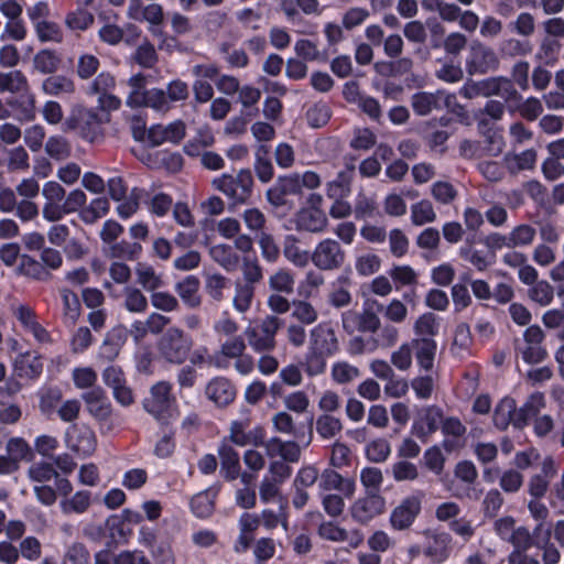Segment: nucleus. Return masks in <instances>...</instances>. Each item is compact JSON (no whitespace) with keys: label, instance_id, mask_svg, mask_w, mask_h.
<instances>
[{"label":"nucleus","instance_id":"nucleus-1","mask_svg":"<svg viewBox=\"0 0 564 564\" xmlns=\"http://www.w3.org/2000/svg\"><path fill=\"white\" fill-rule=\"evenodd\" d=\"M313 188H317V174L313 171H306L303 174L294 173L289 176L280 177L276 185L267 191V199L274 207H281L285 204L288 194L305 195L307 202L313 199Z\"/></svg>","mask_w":564,"mask_h":564},{"label":"nucleus","instance_id":"nucleus-2","mask_svg":"<svg viewBox=\"0 0 564 564\" xmlns=\"http://www.w3.org/2000/svg\"><path fill=\"white\" fill-rule=\"evenodd\" d=\"M212 185L221 192L232 205H242L252 195L253 177L251 171L241 169L237 174H223L213 180Z\"/></svg>","mask_w":564,"mask_h":564},{"label":"nucleus","instance_id":"nucleus-3","mask_svg":"<svg viewBox=\"0 0 564 564\" xmlns=\"http://www.w3.org/2000/svg\"><path fill=\"white\" fill-rule=\"evenodd\" d=\"M161 358L174 365H182L193 348V339L182 328H167L156 343Z\"/></svg>","mask_w":564,"mask_h":564},{"label":"nucleus","instance_id":"nucleus-4","mask_svg":"<svg viewBox=\"0 0 564 564\" xmlns=\"http://www.w3.org/2000/svg\"><path fill=\"white\" fill-rule=\"evenodd\" d=\"M101 119L98 112L83 106L72 108L63 122L64 132H77L83 139L94 142L101 134Z\"/></svg>","mask_w":564,"mask_h":564},{"label":"nucleus","instance_id":"nucleus-5","mask_svg":"<svg viewBox=\"0 0 564 564\" xmlns=\"http://www.w3.org/2000/svg\"><path fill=\"white\" fill-rule=\"evenodd\" d=\"M283 322L274 316L267 315L259 326H248L245 329V336L249 346L256 352L271 351L275 348V335L282 327Z\"/></svg>","mask_w":564,"mask_h":564},{"label":"nucleus","instance_id":"nucleus-6","mask_svg":"<svg viewBox=\"0 0 564 564\" xmlns=\"http://www.w3.org/2000/svg\"><path fill=\"white\" fill-rule=\"evenodd\" d=\"M341 321L344 329L349 334L355 332L375 334L381 328V319L378 313L368 303L365 304L361 312L351 310L345 312Z\"/></svg>","mask_w":564,"mask_h":564},{"label":"nucleus","instance_id":"nucleus-7","mask_svg":"<svg viewBox=\"0 0 564 564\" xmlns=\"http://www.w3.org/2000/svg\"><path fill=\"white\" fill-rule=\"evenodd\" d=\"M544 338L545 333L539 325H531L524 330V345L517 348L524 362L540 364L547 357V350L542 345Z\"/></svg>","mask_w":564,"mask_h":564},{"label":"nucleus","instance_id":"nucleus-8","mask_svg":"<svg viewBox=\"0 0 564 564\" xmlns=\"http://www.w3.org/2000/svg\"><path fill=\"white\" fill-rule=\"evenodd\" d=\"M499 67V58L495 51L479 42H474L470 46V56L467 61V70L469 74H486L496 70Z\"/></svg>","mask_w":564,"mask_h":564},{"label":"nucleus","instance_id":"nucleus-9","mask_svg":"<svg viewBox=\"0 0 564 564\" xmlns=\"http://www.w3.org/2000/svg\"><path fill=\"white\" fill-rule=\"evenodd\" d=\"M442 419L443 412L440 408L435 405L424 406L419 411L411 432L422 442H426L429 436L437 431Z\"/></svg>","mask_w":564,"mask_h":564},{"label":"nucleus","instance_id":"nucleus-10","mask_svg":"<svg viewBox=\"0 0 564 564\" xmlns=\"http://www.w3.org/2000/svg\"><path fill=\"white\" fill-rule=\"evenodd\" d=\"M449 95L444 90L419 91L411 96V107L413 111L420 116L425 117L431 115L433 111L442 110L448 105Z\"/></svg>","mask_w":564,"mask_h":564},{"label":"nucleus","instance_id":"nucleus-11","mask_svg":"<svg viewBox=\"0 0 564 564\" xmlns=\"http://www.w3.org/2000/svg\"><path fill=\"white\" fill-rule=\"evenodd\" d=\"M12 315L20 323L22 328L32 334L34 339L41 344L51 343L48 332L37 322L36 314L33 308L25 304H18L11 308Z\"/></svg>","mask_w":564,"mask_h":564},{"label":"nucleus","instance_id":"nucleus-12","mask_svg":"<svg viewBox=\"0 0 564 564\" xmlns=\"http://www.w3.org/2000/svg\"><path fill=\"white\" fill-rule=\"evenodd\" d=\"M186 134V126L182 120H175L167 126L154 124L148 130V142L159 147L165 142L177 144Z\"/></svg>","mask_w":564,"mask_h":564},{"label":"nucleus","instance_id":"nucleus-13","mask_svg":"<svg viewBox=\"0 0 564 564\" xmlns=\"http://www.w3.org/2000/svg\"><path fill=\"white\" fill-rule=\"evenodd\" d=\"M386 508L384 499L378 494H368L357 499L351 506V517L359 523L366 524L377 516L383 513Z\"/></svg>","mask_w":564,"mask_h":564},{"label":"nucleus","instance_id":"nucleus-14","mask_svg":"<svg viewBox=\"0 0 564 564\" xmlns=\"http://www.w3.org/2000/svg\"><path fill=\"white\" fill-rule=\"evenodd\" d=\"M88 413L99 422H107L112 414V405L106 392L100 387H95L82 394Z\"/></svg>","mask_w":564,"mask_h":564},{"label":"nucleus","instance_id":"nucleus-15","mask_svg":"<svg viewBox=\"0 0 564 564\" xmlns=\"http://www.w3.org/2000/svg\"><path fill=\"white\" fill-rule=\"evenodd\" d=\"M421 511V500L417 497H408L390 514V524L394 530L409 529Z\"/></svg>","mask_w":564,"mask_h":564},{"label":"nucleus","instance_id":"nucleus-16","mask_svg":"<svg viewBox=\"0 0 564 564\" xmlns=\"http://www.w3.org/2000/svg\"><path fill=\"white\" fill-rule=\"evenodd\" d=\"M67 446L79 456L91 455L96 449V435L88 427L73 425L67 431Z\"/></svg>","mask_w":564,"mask_h":564},{"label":"nucleus","instance_id":"nucleus-17","mask_svg":"<svg viewBox=\"0 0 564 564\" xmlns=\"http://www.w3.org/2000/svg\"><path fill=\"white\" fill-rule=\"evenodd\" d=\"M171 404V386L167 382L161 381L154 384L151 389V394L143 402L147 412L158 420L164 417L165 412Z\"/></svg>","mask_w":564,"mask_h":564},{"label":"nucleus","instance_id":"nucleus-18","mask_svg":"<svg viewBox=\"0 0 564 564\" xmlns=\"http://www.w3.org/2000/svg\"><path fill=\"white\" fill-rule=\"evenodd\" d=\"M313 199L307 202L305 195H301V208L295 215V227L300 231H317V193L313 188Z\"/></svg>","mask_w":564,"mask_h":564},{"label":"nucleus","instance_id":"nucleus-19","mask_svg":"<svg viewBox=\"0 0 564 564\" xmlns=\"http://www.w3.org/2000/svg\"><path fill=\"white\" fill-rule=\"evenodd\" d=\"M206 397L218 406H226L236 398L234 384L224 377L212 379L205 388Z\"/></svg>","mask_w":564,"mask_h":564},{"label":"nucleus","instance_id":"nucleus-20","mask_svg":"<svg viewBox=\"0 0 564 564\" xmlns=\"http://www.w3.org/2000/svg\"><path fill=\"white\" fill-rule=\"evenodd\" d=\"M249 419L243 417L241 420L234 421L230 425V440L238 446L254 445L259 446L262 444V430L256 429L250 432H246L249 427Z\"/></svg>","mask_w":564,"mask_h":564},{"label":"nucleus","instance_id":"nucleus-21","mask_svg":"<svg viewBox=\"0 0 564 564\" xmlns=\"http://www.w3.org/2000/svg\"><path fill=\"white\" fill-rule=\"evenodd\" d=\"M442 433L445 438L443 441V447L447 452H453L460 448L464 444L462 438L466 433V427L457 417H447L442 421Z\"/></svg>","mask_w":564,"mask_h":564},{"label":"nucleus","instance_id":"nucleus-22","mask_svg":"<svg viewBox=\"0 0 564 564\" xmlns=\"http://www.w3.org/2000/svg\"><path fill=\"white\" fill-rule=\"evenodd\" d=\"M128 337V330L118 326L109 330L100 346L99 355L106 360H113L120 352Z\"/></svg>","mask_w":564,"mask_h":564},{"label":"nucleus","instance_id":"nucleus-23","mask_svg":"<svg viewBox=\"0 0 564 564\" xmlns=\"http://www.w3.org/2000/svg\"><path fill=\"white\" fill-rule=\"evenodd\" d=\"M319 536L336 542L346 541L352 547L359 546L364 541V535L360 531L354 530L348 532L332 522L319 525Z\"/></svg>","mask_w":564,"mask_h":564},{"label":"nucleus","instance_id":"nucleus-24","mask_svg":"<svg viewBox=\"0 0 564 564\" xmlns=\"http://www.w3.org/2000/svg\"><path fill=\"white\" fill-rule=\"evenodd\" d=\"M199 280L195 275H187L175 284V291L188 308H197L202 304L199 295Z\"/></svg>","mask_w":564,"mask_h":564},{"label":"nucleus","instance_id":"nucleus-25","mask_svg":"<svg viewBox=\"0 0 564 564\" xmlns=\"http://www.w3.org/2000/svg\"><path fill=\"white\" fill-rule=\"evenodd\" d=\"M414 350L417 365L424 370H431L436 354V341L434 339L413 338L410 343Z\"/></svg>","mask_w":564,"mask_h":564},{"label":"nucleus","instance_id":"nucleus-26","mask_svg":"<svg viewBox=\"0 0 564 564\" xmlns=\"http://www.w3.org/2000/svg\"><path fill=\"white\" fill-rule=\"evenodd\" d=\"M220 458V474L226 480L232 481L239 477L240 459L238 453L228 444L218 449Z\"/></svg>","mask_w":564,"mask_h":564},{"label":"nucleus","instance_id":"nucleus-27","mask_svg":"<svg viewBox=\"0 0 564 564\" xmlns=\"http://www.w3.org/2000/svg\"><path fill=\"white\" fill-rule=\"evenodd\" d=\"M441 322V317L433 312L419 315L413 324L414 338L434 339L440 334Z\"/></svg>","mask_w":564,"mask_h":564},{"label":"nucleus","instance_id":"nucleus-28","mask_svg":"<svg viewBox=\"0 0 564 564\" xmlns=\"http://www.w3.org/2000/svg\"><path fill=\"white\" fill-rule=\"evenodd\" d=\"M322 487L326 490H336L348 498L355 492V481L352 479L344 478L339 473L330 469L323 471Z\"/></svg>","mask_w":564,"mask_h":564},{"label":"nucleus","instance_id":"nucleus-29","mask_svg":"<svg viewBox=\"0 0 564 564\" xmlns=\"http://www.w3.org/2000/svg\"><path fill=\"white\" fill-rule=\"evenodd\" d=\"M345 254L335 240H325L319 243V269H333L339 267Z\"/></svg>","mask_w":564,"mask_h":564},{"label":"nucleus","instance_id":"nucleus-30","mask_svg":"<svg viewBox=\"0 0 564 564\" xmlns=\"http://www.w3.org/2000/svg\"><path fill=\"white\" fill-rule=\"evenodd\" d=\"M59 293L63 305L62 314L64 324L67 326H74L82 312L79 299L76 293L68 289H62Z\"/></svg>","mask_w":564,"mask_h":564},{"label":"nucleus","instance_id":"nucleus-31","mask_svg":"<svg viewBox=\"0 0 564 564\" xmlns=\"http://www.w3.org/2000/svg\"><path fill=\"white\" fill-rule=\"evenodd\" d=\"M209 254L216 263L228 272L235 271L239 265L240 258L229 245L219 243L213 246Z\"/></svg>","mask_w":564,"mask_h":564},{"label":"nucleus","instance_id":"nucleus-32","mask_svg":"<svg viewBox=\"0 0 564 564\" xmlns=\"http://www.w3.org/2000/svg\"><path fill=\"white\" fill-rule=\"evenodd\" d=\"M256 288L241 280L235 282L232 307L239 314H246L252 306Z\"/></svg>","mask_w":564,"mask_h":564},{"label":"nucleus","instance_id":"nucleus-33","mask_svg":"<svg viewBox=\"0 0 564 564\" xmlns=\"http://www.w3.org/2000/svg\"><path fill=\"white\" fill-rule=\"evenodd\" d=\"M503 161L511 174H518L521 171L532 170L534 167L536 152L533 149H528L517 154H506Z\"/></svg>","mask_w":564,"mask_h":564},{"label":"nucleus","instance_id":"nucleus-34","mask_svg":"<svg viewBox=\"0 0 564 564\" xmlns=\"http://www.w3.org/2000/svg\"><path fill=\"white\" fill-rule=\"evenodd\" d=\"M94 14L82 6L69 11L64 19L65 26L72 32L86 31L94 24Z\"/></svg>","mask_w":564,"mask_h":564},{"label":"nucleus","instance_id":"nucleus-35","mask_svg":"<svg viewBox=\"0 0 564 564\" xmlns=\"http://www.w3.org/2000/svg\"><path fill=\"white\" fill-rule=\"evenodd\" d=\"M246 343L241 336H232L220 345L217 356L216 366L227 367L228 359L241 357L246 351Z\"/></svg>","mask_w":564,"mask_h":564},{"label":"nucleus","instance_id":"nucleus-36","mask_svg":"<svg viewBox=\"0 0 564 564\" xmlns=\"http://www.w3.org/2000/svg\"><path fill=\"white\" fill-rule=\"evenodd\" d=\"M490 97L498 96L505 101L520 100L521 96L511 79L502 76L489 77Z\"/></svg>","mask_w":564,"mask_h":564},{"label":"nucleus","instance_id":"nucleus-37","mask_svg":"<svg viewBox=\"0 0 564 564\" xmlns=\"http://www.w3.org/2000/svg\"><path fill=\"white\" fill-rule=\"evenodd\" d=\"M42 90L50 96L72 95L75 93V84L66 76L55 75L43 80Z\"/></svg>","mask_w":564,"mask_h":564},{"label":"nucleus","instance_id":"nucleus-38","mask_svg":"<svg viewBox=\"0 0 564 564\" xmlns=\"http://www.w3.org/2000/svg\"><path fill=\"white\" fill-rule=\"evenodd\" d=\"M130 93L127 97L126 105L130 108H139L144 104L147 94V78L143 74L139 73L131 76L127 82Z\"/></svg>","mask_w":564,"mask_h":564},{"label":"nucleus","instance_id":"nucleus-39","mask_svg":"<svg viewBox=\"0 0 564 564\" xmlns=\"http://www.w3.org/2000/svg\"><path fill=\"white\" fill-rule=\"evenodd\" d=\"M410 209L411 223L417 227L432 224L437 218L434 206L429 199H421L412 204Z\"/></svg>","mask_w":564,"mask_h":564},{"label":"nucleus","instance_id":"nucleus-40","mask_svg":"<svg viewBox=\"0 0 564 564\" xmlns=\"http://www.w3.org/2000/svg\"><path fill=\"white\" fill-rule=\"evenodd\" d=\"M372 303L377 305V311L381 312L384 318L390 323L401 324L408 318V307L399 299H392L386 305L380 304L377 301H373Z\"/></svg>","mask_w":564,"mask_h":564},{"label":"nucleus","instance_id":"nucleus-41","mask_svg":"<svg viewBox=\"0 0 564 564\" xmlns=\"http://www.w3.org/2000/svg\"><path fill=\"white\" fill-rule=\"evenodd\" d=\"M137 282L147 291L156 292L163 285L162 275L148 264L139 263L135 269Z\"/></svg>","mask_w":564,"mask_h":564},{"label":"nucleus","instance_id":"nucleus-42","mask_svg":"<svg viewBox=\"0 0 564 564\" xmlns=\"http://www.w3.org/2000/svg\"><path fill=\"white\" fill-rule=\"evenodd\" d=\"M388 273L390 279L392 280V283L395 285L397 290H400L401 288L404 286H413L417 284L419 274L410 265H392Z\"/></svg>","mask_w":564,"mask_h":564},{"label":"nucleus","instance_id":"nucleus-43","mask_svg":"<svg viewBox=\"0 0 564 564\" xmlns=\"http://www.w3.org/2000/svg\"><path fill=\"white\" fill-rule=\"evenodd\" d=\"M28 88V79L21 70L0 73V93L18 94L26 91Z\"/></svg>","mask_w":564,"mask_h":564},{"label":"nucleus","instance_id":"nucleus-44","mask_svg":"<svg viewBox=\"0 0 564 564\" xmlns=\"http://www.w3.org/2000/svg\"><path fill=\"white\" fill-rule=\"evenodd\" d=\"M254 172L262 183H268L273 178V165L269 158V148L259 145L256 151Z\"/></svg>","mask_w":564,"mask_h":564},{"label":"nucleus","instance_id":"nucleus-45","mask_svg":"<svg viewBox=\"0 0 564 564\" xmlns=\"http://www.w3.org/2000/svg\"><path fill=\"white\" fill-rule=\"evenodd\" d=\"M59 506L64 514L83 513L90 506V492L87 490L77 491L73 497L63 499Z\"/></svg>","mask_w":564,"mask_h":564},{"label":"nucleus","instance_id":"nucleus-46","mask_svg":"<svg viewBox=\"0 0 564 564\" xmlns=\"http://www.w3.org/2000/svg\"><path fill=\"white\" fill-rule=\"evenodd\" d=\"M283 253L285 258L296 267L304 268L310 263V261H313L315 264H317L315 261L317 250L313 252L303 250L295 243L294 240L285 243Z\"/></svg>","mask_w":564,"mask_h":564},{"label":"nucleus","instance_id":"nucleus-47","mask_svg":"<svg viewBox=\"0 0 564 564\" xmlns=\"http://www.w3.org/2000/svg\"><path fill=\"white\" fill-rule=\"evenodd\" d=\"M123 307L130 313L141 314L148 310V300L139 289L127 286L123 290Z\"/></svg>","mask_w":564,"mask_h":564},{"label":"nucleus","instance_id":"nucleus-48","mask_svg":"<svg viewBox=\"0 0 564 564\" xmlns=\"http://www.w3.org/2000/svg\"><path fill=\"white\" fill-rule=\"evenodd\" d=\"M562 44L560 40L551 36H545L541 40L536 52V58L546 65H554L561 52Z\"/></svg>","mask_w":564,"mask_h":564},{"label":"nucleus","instance_id":"nucleus-49","mask_svg":"<svg viewBox=\"0 0 564 564\" xmlns=\"http://www.w3.org/2000/svg\"><path fill=\"white\" fill-rule=\"evenodd\" d=\"M269 288L274 293L291 294L294 291V276L285 269H279L268 280Z\"/></svg>","mask_w":564,"mask_h":564},{"label":"nucleus","instance_id":"nucleus-50","mask_svg":"<svg viewBox=\"0 0 564 564\" xmlns=\"http://www.w3.org/2000/svg\"><path fill=\"white\" fill-rule=\"evenodd\" d=\"M512 249L522 248L532 245L535 239L536 230L528 224H520L509 231Z\"/></svg>","mask_w":564,"mask_h":564},{"label":"nucleus","instance_id":"nucleus-51","mask_svg":"<svg viewBox=\"0 0 564 564\" xmlns=\"http://www.w3.org/2000/svg\"><path fill=\"white\" fill-rule=\"evenodd\" d=\"M191 508L198 518L209 517L215 508V495L209 490L195 495L191 500Z\"/></svg>","mask_w":564,"mask_h":564},{"label":"nucleus","instance_id":"nucleus-52","mask_svg":"<svg viewBox=\"0 0 564 564\" xmlns=\"http://www.w3.org/2000/svg\"><path fill=\"white\" fill-rule=\"evenodd\" d=\"M528 296L540 306H547L554 299V288L547 281L541 280L531 285Z\"/></svg>","mask_w":564,"mask_h":564},{"label":"nucleus","instance_id":"nucleus-53","mask_svg":"<svg viewBox=\"0 0 564 564\" xmlns=\"http://www.w3.org/2000/svg\"><path fill=\"white\" fill-rule=\"evenodd\" d=\"M45 152L57 161L69 158L72 148L69 142L62 135H52L45 144Z\"/></svg>","mask_w":564,"mask_h":564},{"label":"nucleus","instance_id":"nucleus-54","mask_svg":"<svg viewBox=\"0 0 564 564\" xmlns=\"http://www.w3.org/2000/svg\"><path fill=\"white\" fill-rule=\"evenodd\" d=\"M514 411V400L503 398L495 409L494 423L500 430H506L512 424V413Z\"/></svg>","mask_w":564,"mask_h":564},{"label":"nucleus","instance_id":"nucleus-55","mask_svg":"<svg viewBox=\"0 0 564 564\" xmlns=\"http://www.w3.org/2000/svg\"><path fill=\"white\" fill-rule=\"evenodd\" d=\"M431 195L437 203L449 205L456 199L458 192L452 183L437 181L431 186Z\"/></svg>","mask_w":564,"mask_h":564},{"label":"nucleus","instance_id":"nucleus-56","mask_svg":"<svg viewBox=\"0 0 564 564\" xmlns=\"http://www.w3.org/2000/svg\"><path fill=\"white\" fill-rule=\"evenodd\" d=\"M6 451L19 465L22 460H31L33 455L31 447L22 437L10 438L7 443Z\"/></svg>","mask_w":564,"mask_h":564},{"label":"nucleus","instance_id":"nucleus-57","mask_svg":"<svg viewBox=\"0 0 564 564\" xmlns=\"http://www.w3.org/2000/svg\"><path fill=\"white\" fill-rule=\"evenodd\" d=\"M20 271L22 274L39 281H45L50 278V272L45 267L29 256L21 257Z\"/></svg>","mask_w":564,"mask_h":564},{"label":"nucleus","instance_id":"nucleus-58","mask_svg":"<svg viewBox=\"0 0 564 564\" xmlns=\"http://www.w3.org/2000/svg\"><path fill=\"white\" fill-rule=\"evenodd\" d=\"M241 218L247 229L259 236L264 232L263 229L267 224L265 215L257 207L247 208L241 214Z\"/></svg>","mask_w":564,"mask_h":564},{"label":"nucleus","instance_id":"nucleus-59","mask_svg":"<svg viewBox=\"0 0 564 564\" xmlns=\"http://www.w3.org/2000/svg\"><path fill=\"white\" fill-rule=\"evenodd\" d=\"M229 280L220 273L207 274L205 279V291L214 301H221L224 299V291L228 285Z\"/></svg>","mask_w":564,"mask_h":564},{"label":"nucleus","instance_id":"nucleus-60","mask_svg":"<svg viewBox=\"0 0 564 564\" xmlns=\"http://www.w3.org/2000/svg\"><path fill=\"white\" fill-rule=\"evenodd\" d=\"M35 31L41 42H56L63 40V31L59 25L51 21H37L35 23Z\"/></svg>","mask_w":564,"mask_h":564},{"label":"nucleus","instance_id":"nucleus-61","mask_svg":"<svg viewBox=\"0 0 564 564\" xmlns=\"http://www.w3.org/2000/svg\"><path fill=\"white\" fill-rule=\"evenodd\" d=\"M142 107H149L158 112L166 113L171 110L172 105H170L163 89L152 88L147 91Z\"/></svg>","mask_w":564,"mask_h":564},{"label":"nucleus","instance_id":"nucleus-62","mask_svg":"<svg viewBox=\"0 0 564 564\" xmlns=\"http://www.w3.org/2000/svg\"><path fill=\"white\" fill-rule=\"evenodd\" d=\"M34 68L42 74H52L57 70L59 58L50 50L40 51L33 59Z\"/></svg>","mask_w":564,"mask_h":564},{"label":"nucleus","instance_id":"nucleus-63","mask_svg":"<svg viewBox=\"0 0 564 564\" xmlns=\"http://www.w3.org/2000/svg\"><path fill=\"white\" fill-rule=\"evenodd\" d=\"M381 268V259L375 253H365L357 257L355 269L361 276H370Z\"/></svg>","mask_w":564,"mask_h":564},{"label":"nucleus","instance_id":"nucleus-64","mask_svg":"<svg viewBox=\"0 0 564 564\" xmlns=\"http://www.w3.org/2000/svg\"><path fill=\"white\" fill-rule=\"evenodd\" d=\"M394 545V539L383 530H376L368 539V546L375 554L386 553Z\"/></svg>","mask_w":564,"mask_h":564}]
</instances>
